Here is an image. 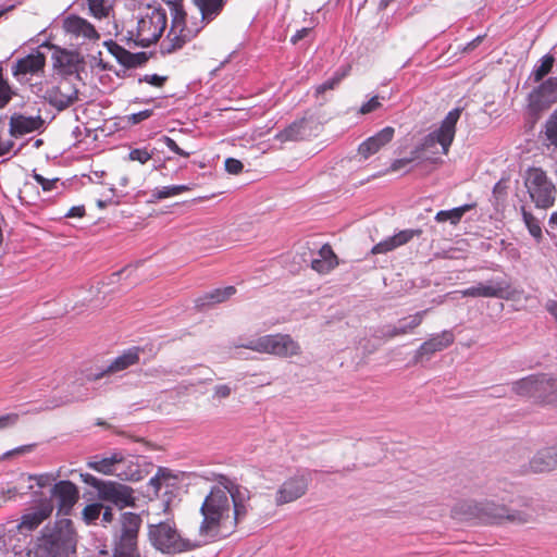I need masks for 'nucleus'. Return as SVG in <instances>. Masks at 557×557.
I'll list each match as a JSON object with an SVG mask.
<instances>
[{"mask_svg":"<svg viewBox=\"0 0 557 557\" xmlns=\"http://www.w3.org/2000/svg\"><path fill=\"white\" fill-rule=\"evenodd\" d=\"M251 497L248 487L221 476L219 484L211 487L201 504L200 536L215 541L232 534L252 510Z\"/></svg>","mask_w":557,"mask_h":557,"instance_id":"nucleus-1","label":"nucleus"},{"mask_svg":"<svg viewBox=\"0 0 557 557\" xmlns=\"http://www.w3.org/2000/svg\"><path fill=\"white\" fill-rule=\"evenodd\" d=\"M76 532L67 518L46 524L28 544L27 557H70L76 552Z\"/></svg>","mask_w":557,"mask_h":557,"instance_id":"nucleus-2","label":"nucleus"},{"mask_svg":"<svg viewBox=\"0 0 557 557\" xmlns=\"http://www.w3.org/2000/svg\"><path fill=\"white\" fill-rule=\"evenodd\" d=\"M500 499L510 505L516 504V507H508L504 504L498 505L493 500L471 502L463 505V507H466L465 512L485 523L509 521L520 524L527 523L533 519L535 510L532 508L529 498L502 496Z\"/></svg>","mask_w":557,"mask_h":557,"instance_id":"nucleus-3","label":"nucleus"},{"mask_svg":"<svg viewBox=\"0 0 557 557\" xmlns=\"http://www.w3.org/2000/svg\"><path fill=\"white\" fill-rule=\"evenodd\" d=\"M461 115V109L455 108L447 113L435 131L425 135L414 147L423 163H437V154H447L456 135V125Z\"/></svg>","mask_w":557,"mask_h":557,"instance_id":"nucleus-4","label":"nucleus"},{"mask_svg":"<svg viewBox=\"0 0 557 557\" xmlns=\"http://www.w3.org/2000/svg\"><path fill=\"white\" fill-rule=\"evenodd\" d=\"M165 4L172 20L170 30L160 45V51L162 54H170L182 49L199 33L200 28L187 26L183 0H169Z\"/></svg>","mask_w":557,"mask_h":557,"instance_id":"nucleus-5","label":"nucleus"},{"mask_svg":"<svg viewBox=\"0 0 557 557\" xmlns=\"http://www.w3.org/2000/svg\"><path fill=\"white\" fill-rule=\"evenodd\" d=\"M511 389L535 403L557 405V377L546 373L531 374L511 383Z\"/></svg>","mask_w":557,"mask_h":557,"instance_id":"nucleus-6","label":"nucleus"},{"mask_svg":"<svg viewBox=\"0 0 557 557\" xmlns=\"http://www.w3.org/2000/svg\"><path fill=\"white\" fill-rule=\"evenodd\" d=\"M523 185L531 202L537 209H549L555 205L557 187L542 168L530 166L522 174Z\"/></svg>","mask_w":557,"mask_h":557,"instance_id":"nucleus-7","label":"nucleus"},{"mask_svg":"<svg viewBox=\"0 0 557 557\" xmlns=\"http://www.w3.org/2000/svg\"><path fill=\"white\" fill-rule=\"evenodd\" d=\"M168 24V11L161 3L148 4L137 22L135 44L149 47L162 36Z\"/></svg>","mask_w":557,"mask_h":557,"instance_id":"nucleus-8","label":"nucleus"},{"mask_svg":"<svg viewBox=\"0 0 557 557\" xmlns=\"http://www.w3.org/2000/svg\"><path fill=\"white\" fill-rule=\"evenodd\" d=\"M82 481L97 491L98 498L123 509L135 506L134 490L115 481H106L90 473H81Z\"/></svg>","mask_w":557,"mask_h":557,"instance_id":"nucleus-9","label":"nucleus"},{"mask_svg":"<svg viewBox=\"0 0 557 557\" xmlns=\"http://www.w3.org/2000/svg\"><path fill=\"white\" fill-rule=\"evenodd\" d=\"M151 545L166 554H175L194 548L189 540L182 537L174 522L168 520L149 525Z\"/></svg>","mask_w":557,"mask_h":557,"instance_id":"nucleus-10","label":"nucleus"},{"mask_svg":"<svg viewBox=\"0 0 557 557\" xmlns=\"http://www.w3.org/2000/svg\"><path fill=\"white\" fill-rule=\"evenodd\" d=\"M240 347L263 354H272L280 357H292L300 354V346L289 335H264L250 339Z\"/></svg>","mask_w":557,"mask_h":557,"instance_id":"nucleus-11","label":"nucleus"},{"mask_svg":"<svg viewBox=\"0 0 557 557\" xmlns=\"http://www.w3.org/2000/svg\"><path fill=\"white\" fill-rule=\"evenodd\" d=\"M88 375L73 374L65 377L60 393L47 405V409L70 405L76 401H84L89 398V388L86 386Z\"/></svg>","mask_w":557,"mask_h":557,"instance_id":"nucleus-12","label":"nucleus"},{"mask_svg":"<svg viewBox=\"0 0 557 557\" xmlns=\"http://www.w3.org/2000/svg\"><path fill=\"white\" fill-rule=\"evenodd\" d=\"M311 482V471L301 470L287 478L276 490L274 503L276 506H283L293 503L306 495Z\"/></svg>","mask_w":557,"mask_h":557,"instance_id":"nucleus-13","label":"nucleus"},{"mask_svg":"<svg viewBox=\"0 0 557 557\" xmlns=\"http://www.w3.org/2000/svg\"><path fill=\"white\" fill-rule=\"evenodd\" d=\"M53 508L51 499H42L38 505L25 509L16 524L17 533L27 536L37 530L51 517Z\"/></svg>","mask_w":557,"mask_h":557,"instance_id":"nucleus-14","label":"nucleus"},{"mask_svg":"<svg viewBox=\"0 0 557 557\" xmlns=\"http://www.w3.org/2000/svg\"><path fill=\"white\" fill-rule=\"evenodd\" d=\"M46 65V55L35 50L24 58L16 60L12 66V75L20 82L25 83L28 76L42 74Z\"/></svg>","mask_w":557,"mask_h":557,"instance_id":"nucleus-15","label":"nucleus"},{"mask_svg":"<svg viewBox=\"0 0 557 557\" xmlns=\"http://www.w3.org/2000/svg\"><path fill=\"white\" fill-rule=\"evenodd\" d=\"M42 98L58 111H63L78 100V89L69 82L47 88Z\"/></svg>","mask_w":557,"mask_h":557,"instance_id":"nucleus-16","label":"nucleus"},{"mask_svg":"<svg viewBox=\"0 0 557 557\" xmlns=\"http://www.w3.org/2000/svg\"><path fill=\"white\" fill-rule=\"evenodd\" d=\"M51 497L58 503L59 512L67 516L79 498L77 486L69 481L62 480L54 483L50 490Z\"/></svg>","mask_w":557,"mask_h":557,"instance_id":"nucleus-17","label":"nucleus"},{"mask_svg":"<svg viewBox=\"0 0 557 557\" xmlns=\"http://www.w3.org/2000/svg\"><path fill=\"white\" fill-rule=\"evenodd\" d=\"M454 341L455 336L453 332L448 330L431 335V337L423 342L416 350L413 356V363H420L424 360H430L435 352L442 351L449 347Z\"/></svg>","mask_w":557,"mask_h":557,"instance_id":"nucleus-18","label":"nucleus"},{"mask_svg":"<svg viewBox=\"0 0 557 557\" xmlns=\"http://www.w3.org/2000/svg\"><path fill=\"white\" fill-rule=\"evenodd\" d=\"M141 348L132 347L125 350L122 355L117 356L109 366L104 369L91 373L88 375L89 381H98L109 374L116 373L123 371L131 366L137 364L139 362V354Z\"/></svg>","mask_w":557,"mask_h":557,"instance_id":"nucleus-19","label":"nucleus"},{"mask_svg":"<svg viewBox=\"0 0 557 557\" xmlns=\"http://www.w3.org/2000/svg\"><path fill=\"white\" fill-rule=\"evenodd\" d=\"M509 288V284L502 278H491L486 283H478L474 286L459 290L462 297L499 298Z\"/></svg>","mask_w":557,"mask_h":557,"instance_id":"nucleus-20","label":"nucleus"},{"mask_svg":"<svg viewBox=\"0 0 557 557\" xmlns=\"http://www.w3.org/2000/svg\"><path fill=\"white\" fill-rule=\"evenodd\" d=\"M63 28L66 34L75 39L97 40L99 34L92 24L78 15H69L63 20Z\"/></svg>","mask_w":557,"mask_h":557,"instance_id":"nucleus-21","label":"nucleus"},{"mask_svg":"<svg viewBox=\"0 0 557 557\" xmlns=\"http://www.w3.org/2000/svg\"><path fill=\"white\" fill-rule=\"evenodd\" d=\"M45 121L38 114L36 116H26L21 113H14L10 117L9 132L13 137H21L28 133L39 131L44 127Z\"/></svg>","mask_w":557,"mask_h":557,"instance_id":"nucleus-22","label":"nucleus"},{"mask_svg":"<svg viewBox=\"0 0 557 557\" xmlns=\"http://www.w3.org/2000/svg\"><path fill=\"white\" fill-rule=\"evenodd\" d=\"M124 460L122 453H113L106 457L94 456L87 461V467L104 475L116 474L122 478L120 468L124 463Z\"/></svg>","mask_w":557,"mask_h":557,"instance_id":"nucleus-23","label":"nucleus"},{"mask_svg":"<svg viewBox=\"0 0 557 557\" xmlns=\"http://www.w3.org/2000/svg\"><path fill=\"white\" fill-rule=\"evenodd\" d=\"M395 135V128L386 126L380 132L369 137L359 145L358 152L363 159H368L376 153L382 147L392 141Z\"/></svg>","mask_w":557,"mask_h":557,"instance_id":"nucleus-24","label":"nucleus"},{"mask_svg":"<svg viewBox=\"0 0 557 557\" xmlns=\"http://www.w3.org/2000/svg\"><path fill=\"white\" fill-rule=\"evenodd\" d=\"M421 233V230H403L395 234L394 236L388 237L374 245L371 251L373 255L386 253L388 251L396 249L399 246L407 244L414 236H419Z\"/></svg>","mask_w":557,"mask_h":557,"instance_id":"nucleus-25","label":"nucleus"},{"mask_svg":"<svg viewBox=\"0 0 557 557\" xmlns=\"http://www.w3.org/2000/svg\"><path fill=\"white\" fill-rule=\"evenodd\" d=\"M534 473L548 472L557 467V446L539 450L529 462Z\"/></svg>","mask_w":557,"mask_h":557,"instance_id":"nucleus-26","label":"nucleus"},{"mask_svg":"<svg viewBox=\"0 0 557 557\" xmlns=\"http://www.w3.org/2000/svg\"><path fill=\"white\" fill-rule=\"evenodd\" d=\"M337 264V257L332 247L327 244L320 248L319 258L312 259L311 261V268L319 273H327Z\"/></svg>","mask_w":557,"mask_h":557,"instance_id":"nucleus-27","label":"nucleus"},{"mask_svg":"<svg viewBox=\"0 0 557 557\" xmlns=\"http://www.w3.org/2000/svg\"><path fill=\"white\" fill-rule=\"evenodd\" d=\"M236 293L234 286H226L216 288L212 292L206 293L203 296L196 299V307L203 309L207 306L215 305L225 301Z\"/></svg>","mask_w":557,"mask_h":557,"instance_id":"nucleus-28","label":"nucleus"},{"mask_svg":"<svg viewBox=\"0 0 557 557\" xmlns=\"http://www.w3.org/2000/svg\"><path fill=\"white\" fill-rule=\"evenodd\" d=\"M306 123L307 120L305 117L296 120L278 132L274 138L281 143L300 140L305 135Z\"/></svg>","mask_w":557,"mask_h":557,"instance_id":"nucleus-29","label":"nucleus"},{"mask_svg":"<svg viewBox=\"0 0 557 557\" xmlns=\"http://www.w3.org/2000/svg\"><path fill=\"white\" fill-rule=\"evenodd\" d=\"M475 207V203H466L450 210H441L436 213L435 220L440 223L449 221L450 224L457 225L462 216Z\"/></svg>","mask_w":557,"mask_h":557,"instance_id":"nucleus-30","label":"nucleus"},{"mask_svg":"<svg viewBox=\"0 0 557 557\" xmlns=\"http://www.w3.org/2000/svg\"><path fill=\"white\" fill-rule=\"evenodd\" d=\"M202 21L209 23L214 20L223 9L224 0H195Z\"/></svg>","mask_w":557,"mask_h":557,"instance_id":"nucleus-31","label":"nucleus"},{"mask_svg":"<svg viewBox=\"0 0 557 557\" xmlns=\"http://www.w3.org/2000/svg\"><path fill=\"white\" fill-rule=\"evenodd\" d=\"M54 66L61 69L66 73L76 71L77 64L79 63L78 53L61 50L54 55Z\"/></svg>","mask_w":557,"mask_h":557,"instance_id":"nucleus-32","label":"nucleus"},{"mask_svg":"<svg viewBox=\"0 0 557 557\" xmlns=\"http://www.w3.org/2000/svg\"><path fill=\"white\" fill-rule=\"evenodd\" d=\"M429 309L418 311L406 318L398 320L399 331L403 335L411 334L423 321Z\"/></svg>","mask_w":557,"mask_h":557,"instance_id":"nucleus-33","label":"nucleus"},{"mask_svg":"<svg viewBox=\"0 0 557 557\" xmlns=\"http://www.w3.org/2000/svg\"><path fill=\"white\" fill-rule=\"evenodd\" d=\"M188 190H190V187L188 185H172L164 186L162 188H156L151 193V199L149 200V202L153 203L165 198L177 196Z\"/></svg>","mask_w":557,"mask_h":557,"instance_id":"nucleus-34","label":"nucleus"},{"mask_svg":"<svg viewBox=\"0 0 557 557\" xmlns=\"http://www.w3.org/2000/svg\"><path fill=\"white\" fill-rule=\"evenodd\" d=\"M422 163L423 162L421 161L420 157L414 153V150L412 149L408 157L394 160L391 164V171L397 172L405 170V172H409Z\"/></svg>","mask_w":557,"mask_h":557,"instance_id":"nucleus-35","label":"nucleus"},{"mask_svg":"<svg viewBox=\"0 0 557 557\" xmlns=\"http://www.w3.org/2000/svg\"><path fill=\"white\" fill-rule=\"evenodd\" d=\"M537 96L543 102L557 100V77H549L537 88Z\"/></svg>","mask_w":557,"mask_h":557,"instance_id":"nucleus-36","label":"nucleus"},{"mask_svg":"<svg viewBox=\"0 0 557 557\" xmlns=\"http://www.w3.org/2000/svg\"><path fill=\"white\" fill-rule=\"evenodd\" d=\"M149 57L146 52H136L133 53L125 49L124 53H122L120 64H122L126 69H135L143 66Z\"/></svg>","mask_w":557,"mask_h":557,"instance_id":"nucleus-37","label":"nucleus"},{"mask_svg":"<svg viewBox=\"0 0 557 557\" xmlns=\"http://www.w3.org/2000/svg\"><path fill=\"white\" fill-rule=\"evenodd\" d=\"M521 213L529 233L532 237L540 242L542 239V228L539 220L531 212H529L524 206L521 207Z\"/></svg>","mask_w":557,"mask_h":557,"instance_id":"nucleus-38","label":"nucleus"},{"mask_svg":"<svg viewBox=\"0 0 557 557\" xmlns=\"http://www.w3.org/2000/svg\"><path fill=\"white\" fill-rule=\"evenodd\" d=\"M555 59L552 54H545L541 60L540 64H536L532 71V77L534 82L542 81L550 71L554 65Z\"/></svg>","mask_w":557,"mask_h":557,"instance_id":"nucleus-39","label":"nucleus"},{"mask_svg":"<svg viewBox=\"0 0 557 557\" xmlns=\"http://www.w3.org/2000/svg\"><path fill=\"white\" fill-rule=\"evenodd\" d=\"M348 74V69H341L334 75L315 87V95L320 96L327 90L334 89L341 81Z\"/></svg>","mask_w":557,"mask_h":557,"instance_id":"nucleus-40","label":"nucleus"},{"mask_svg":"<svg viewBox=\"0 0 557 557\" xmlns=\"http://www.w3.org/2000/svg\"><path fill=\"white\" fill-rule=\"evenodd\" d=\"M90 14L96 18L107 17L111 10L109 0H87Z\"/></svg>","mask_w":557,"mask_h":557,"instance_id":"nucleus-41","label":"nucleus"},{"mask_svg":"<svg viewBox=\"0 0 557 557\" xmlns=\"http://www.w3.org/2000/svg\"><path fill=\"white\" fill-rule=\"evenodd\" d=\"M102 510L103 505L101 503L89 504L82 511L83 520L87 524H92L100 518Z\"/></svg>","mask_w":557,"mask_h":557,"instance_id":"nucleus-42","label":"nucleus"},{"mask_svg":"<svg viewBox=\"0 0 557 557\" xmlns=\"http://www.w3.org/2000/svg\"><path fill=\"white\" fill-rule=\"evenodd\" d=\"M545 136L557 148V109L545 123Z\"/></svg>","mask_w":557,"mask_h":557,"instance_id":"nucleus-43","label":"nucleus"},{"mask_svg":"<svg viewBox=\"0 0 557 557\" xmlns=\"http://www.w3.org/2000/svg\"><path fill=\"white\" fill-rule=\"evenodd\" d=\"M14 96L9 83L3 78L2 70L0 69V109H3Z\"/></svg>","mask_w":557,"mask_h":557,"instance_id":"nucleus-44","label":"nucleus"},{"mask_svg":"<svg viewBox=\"0 0 557 557\" xmlns=\"http://www.w3.org/2000/svg\"><path fill=\"white\" fill-rule=\"evenodd\" d=\"M151 158V153L146 148H136L131 150L128 153V159L131 161H138L141 164L147 163Z\"/></svg>","mask_w":557,"mask_h":557,"instance_id":"nucleus-45","label":"nucleus"},{"mask_svg":"<svg viewBox=\"0 0 557 557\" xmlns=\"http://www.w3.org/2000/svg\"><path fill=\"white\" fill-rule=\"evenodd\" d=\"M397 336H403V334L399 331L398 323L395 325H385L380 331H377V337L384 338V339H392Z\"/></svg>","mask_w":557,"mask_h":557,"instance_id":"nucleus-46","label":"nucleus"},{"mask_svg":"<svg viewBox=\"0 0 557 557\" xmlns=\"http://www.w3.org/2000/svg\"><path fill=\"white\" fill-rule=\"evenodd\" d=\"M169 474L165 473V469L160 468L156 475L150 478L148 484L153 490V493L157 495L162 486V480L168 479Z\"/></svg>","mask_w":557,"mask_h":557,"instance_id":"nucleus-47","label":"nucleus"},{"mask_svg":"<svg viewBox=\"0 0 557 557\" xmlns=\"http://www.w3.org/2000/svg\"><path fill=\"white\" fill-rule=\"evenodd\" d=\"M30 481H35L39 487L50 486L53 481H55V476L50 473L35 474L29 476Z\"/></svg>","mask_w":557,"mask_h":557,"instance_id":"nucleus-48","label":"nucleus"},{"mask_svg":"<svg viewBox=\"0 0 557 557\" xmlns=\"http://www.w3.org/2000/svg\"><path fill=\"white\" fill-rule=\"evenodd\" d=\"M160 141L164 143V145H165L170 150H172L174 153H176V154H178V156H181V157H185V158H187V157H189V156H190V153H189V152H187V151H185V150L181 149V148L177 146L176 141H175L174 139H172L171 137H169V136H162V137L160 138Z\"/></svg>","mask_w":557,"mask_h":557,"instance_id":"nucleus-49","label":"nucleus"},{"mask_svg":"<svg viewBox=\"0 0 557 557\" xmlns=\"http://www.w3.org/2000/svg\"><path fill=\"white\" fill-rule=\"evenodd\" d=\"M166 79H168L166 76H160L158 74H151V75L147 74L139 78V83L145 82L152 86L161 87L166 82Z\"/></svg>","mask_w":557,"mask_h":557,"instance_id":"nucleus-50","label":"nucleus"},{"mask_svg":"<svg viewBox=\"0 0 557 557\" xmlns=\"http://www.w3.org/2000/svg\"><path fill=\"white\" fill-rule=\"evenodd\" d=\"M381 106L382 104L379 100V96H373L369 101H367L366 103H363L360 107L359 113H361V114L371 113V112L377 110Z\"/></svg>","mask_w":557,"mask_h":557,"instance_id":"nucleus-51","label":"nucleus"},{"mask_svg":"<svg viewBox=\"0 0 557 557\" xmlns=\"http://www.w3.org/2000/svg\"><path fill=\"white\" fill-rule=\"evenodd\" d=\"M34 180L42 187L45 191L52 190L58 183V178L48 180L37 173L34 174Z\"/></svg>","mask_w":557,"mask_h":557,"instance_id":"nucleus-52","label":"nucleus"},{"mask_svg":"<svg viewBox=\"0 0 557 557\" xmlns=\"http://www.w3.org/2000/svg\"><path fill=\"white\" fill-rule=\"evenodd\" d=\"M232 387L227 384H219L213 388V398L224 399L231 396Z\"/></svg>","mask_w":557,"mask_h":557,"instance_id":"nucleus-53","label":"nucleus"},{"mask_svg":"<svg viewBox=\"0 0 557 557\" xmlns=\"http://www.w3.org/2000/svg\"><path fill=\"white\" fill-rule=\"evenodd\" d=\"M153 114V111L150 109L139 111L137 113H133L127 116V120L132 124H138L147 119H149Z\"/></svg>","mask_w":557,"mask_h":557,"instance_id":"nucleus-54","label":"nucleus"},{"mask_svg":"<svg viewBox=\"0 0 557 557\" xmlns=\"http://www.w3.org/2000/svg\"><path fill=\"white\" fill-rule=\"evenodd\" d=\"M243 168H244L243 163L237 159L227 158L225 160V170L230 174H238L242 172Z\"/></svg>","mask_w":557,"mask_h":557,"instance_id":"nucleus-55","label":"nucleus"},{"mask_svg":"<svg viewBox=\"0 0 557 557\" xmlns=\"http://www.w3.org/2000/svg\"><path fill=\"white\" fill-rule=\"evenodd\" d=\"M508 188V180H499L493 187V195L496 199H502L506 196Z\"/></svg>","mask_w":557,"mask_h":557,"instance_id":"nucleus-56","label":"nucleus"},{"mask_svg":"<svg viewBox=\"0 0 557 557\" xmlns=\"http://www.w3.org/2000/svg\"><path fill=\"white\" fill-rule=\"evenodd\" d=\"M17 421H18L17 413H7L3 416H0V430L11 428V426L15 425Z\"/></svg>","mask_w":557,"mask_h":557,"instance_id":"nucleus-57","label":"nucleus"},{"mask_svg":"<svg viewBox=\"0 0 557 557\" xmlns=\"http://www.w3.org/2000/svg\"><path fill=\"white\" fill-rule=\"evenodd\" d=\"M106 46L108 48V51L116 59L117 62H120L122 53H124L125 48L117 45L116 42L110 40L106 42Z\"/></svg>","mask_w":557,"mask_h":557,"instance_id":"nucleus-58","label":"nucleus"},{"mask_svg":"<svg viewBox=\"0 0 557 557\" xmlns=\"http://www.w3.org/2000/svg\"><path fill=\"white\" fill-rule=\"evenodd\" d=\"M85 215L84 206H74L65 214L66 218H83Z\"/></svg>","mask_w":557,"mask_h":557,"instance_id":"nucleus-59","label":"nucleus"},{"mask_svg":"<svg viewBox=\"0 0 557 557\" xmlns=\"http://www.w3.org/2000/svg\"><path fill=\"white\" fill-rule=\"evenodd\" d=\"M484 39V36L483 35H479L476 36L473 40H471L470 42H468L465 47H463V51L465 52H471L473 51L479 45L482 44Z\"/></svg>","mask_w":557,"mask_h":557,"instance_id":"nucleus-60","label":"nucleus"},{"mask_svg":"<svg viewBox=\"0 0 557 557\" xmlns=\"http://www.w3.org/2000/svg\"><path fill=\"white\" fill-rule=\"evenodd\" d=\"M14 147V141L12 139L1 140L0 139V157L9 153Z\"/></svg>","mask_w":557,"mask_h":557,"instance_id":"nucleus-61","label":"nucleus"},{"mask_svg":"<svg viewBox=\"0 0 557 557\" xmlns=\"http://www.w3.org/2000/svg\"><path fill=\"white\" fill-rule=\"evenodd\" d=\"M309 33H310V28L304 27V28L297 30L295 35H293V37L290 38V41L293 44H297L298 41H300L301 39L307 37Z\"/></svg>","mask_w":557,"mask_h":557,"instance_id":"nucleus-62","label":"nucleus"},{"mask_svg":"<svg viewBox=\"0 0 557 557\" xmlns=\"http://www.w3.org/2000/svg\"><path fill=\"white\" fill-rule=\"evenodd\" d=\"M546 310L548 313L554 317L556 323H557V301L554 299H549L545 305Z\"/></svg>","mask_w":557,"mask_h":557,"instance_id":"nucleus-63","label":"nucleus"},{"mask_svg":"<svg viewBox=\"0 0 557 557\" xmlns=\"http://www.w3.org/2000/svg\"><path fill=\"white\" fill-rule=\"evenodd\" d=\"M100 516L103 523H110L113 520V512L110 507L103 506V510L101 511Z\"/></svg>","mask_w":557,"mask_h":557,"instance_id":"nucleus-64","label":"nucleus"}]
</instances>
